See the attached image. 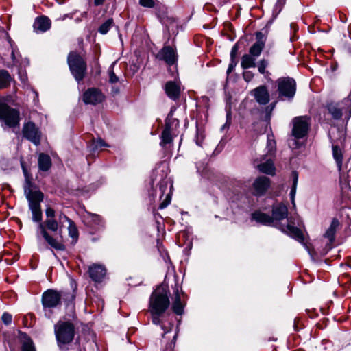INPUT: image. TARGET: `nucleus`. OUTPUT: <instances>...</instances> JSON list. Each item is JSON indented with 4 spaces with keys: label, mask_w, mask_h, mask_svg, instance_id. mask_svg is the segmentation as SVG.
<instances>
[{
    "label": "nucleus",
    "mask_w": 351,
    "mask_h": 351,
    "mask_svg": "<svg viewBox=\"0 0 351 351\" xmlns=\"http://www.w3.org/2000/svg\"><path fill=\"white\" fill-rule=\"evenodd\" d=\"M151 314L152 315V323L156 325L160 324V316L162 314H154V313H151Z\"/></svg>",
    "instance_id": "43"
},
{
    "label": "nucleus",
    "mask_w": 351,
    "mask_h": 351,
    "mask_svg": "<svg viewBox=\"0 0 351 351\" xmlns=\"http://www.w3.org/2000/svg\"><path fill=\"white\" fill-rule=\"evenodd\" d=\"M181 295H184L182 288L176 283L173 288L172 310L177 315H182L184 312V304L181 301Z\"/></svg>",
    "instance_id": "16"
},
{
    "label": "nucleus",
    "mask_w": 351,
    "mask_h": 351,
    "mask_svg": "<svg viewBox=\"0 0 351 351\" xmlns=\"http://www.w3.org/2000/svg\"><path fill=\"white\" fill-rule=\"evenodd\" d=\"M169 203H170L169 200H166V201L163 202L162 203H161V204L160 206V208L162 209V208H165Z\"/></svg>",
    "instance_id": "48"
},
{
    "label": "nucleus",
    "mask_w": 351,
    "mask_h": 351,
    "mask_svg": "<svg viewBox=\"0 0 351 351\" xmlns=\"http://www.w3.org/2000/svg\"><path fill=\"white\" fill-rule=\"evenodd\" d=\"M169 291L165 286L158 287L149 298L151 313L162 314L169 306Z\"/></svg>",
    "instance_id": "3"
},
{
    "label": "nucleus",
    "mask_w": 351,
    "mask_h": 351,
    "mask_svg": "<svg viewBox=\"0 0 351 351\" xmlns=\"http://www.w3.org/2000/svg\"><path fill=\"white\" fill-rule=\"evenodd\" d=\"M178 127L179 121L178 119L173 117V111L171 110V112L168 114L167 117L165 119V128L175 132V131L178 129Z\"/></svg>",
    "instance_id": "27"
},
{
    "label": "nucleus",
    "mask_w": 351,
    "mask_h": 351,
    "mask_svg": "<svg viewBox=\"0 0 351 351\" xmlns=\"http://www.w3.org/2000/svg\"><path fill=\"white\" fill-rule=\"evenodd\" d=\"M0 121L10 128H19L20 112L4 103H0Z\"/></svg>",
    "instance_id": "8"
},
{
    "label": "nucleus",
    "mask_w": 351,
    "mask_h": 351,
    "mask_svg": "<svg viewBox=\"0 0 351 351\" xmlns=\"http://www.w3.org/2000/svg\"><path fill=\"white\" fill-rule=\"evenodd\" d=\"M19 78L21 80V81L23 83V84H25L27 81V73L25 72H22V71H19Z\"/></svg>",
    "instance_id": "44"
},
{
    "label": "nucleus",
    "mask_w": 351,
    "mask_h": 351,
    "mask_svg": "<svg viewBox=\"0 0 351 351\" xmlns=\"http://www.w3.org/2000/svg\"><path fill=\"white\" fill-rule=\"evenodd\" d=\"M25 193L29 202V208L32 213V220L40 222L42 220L40 202L43 199V193L40 191H34L31 189H26Z\"/></svg>",
    "instance_id": "5"
},
{
    "label": "nucleus",
    "mask_w": 351,
    "mask_h": 351,
    "mask_svg": "<svg viewBox=\"0 0 351 351\" xmlns=\"http://www.w3.org/2000/svg\"><path fill=\"white\" fill-rule=\"evenodd\" d=\"M112 19L107 20L105 23H104L99 27V32L101 34H106L109 31V29H110V27L112 26Z\"/></svg>",
    "instance_id": "36"
},
{
    "label": "nucleus",
    "mask_w": 351,
    "mask_h": 351,
    "mask_svg": "<svg viewBox=\"0 0 351 351\" xmlns=\"http://www.w3.org/2000/svg\"><path fill=\"white\" fill-rule=\"evenodd\" d=\"M256 41L250 48V54L254 57L261 55L265 44L266 38L263 33L258 32L256 34Z\"/></svg>",
    "instance_id": "18"
},
{
    "label": "nucleus",
    "mask_w": 351,
    "mask_h": 351,
    "mask_svg": "<svg viewBox=\"0 0 351 351\" xmlns=\"http://www.w3.org/2000/svg\"><path fill=\"white\" fill-rule=\"evenodd\" d=\"M252 217L256 222L265 226H274V219L271 216L261 211H256L252 214Z\"/></svg>",
    "instance_id": "24"
},
{
    "label": "nucleus",
    "mask_w": 351,
    "mask_h": 351,
    "mask_svg": "<svg viewBox=\"0 0 351 351\" xmlns=\"http://www.w3.org/2000/svg\"><path fill=\"white\" fill-rule=\"evenodd\" d=\"M267 154L263 156L274 157L276 150V143L273 136L268 135L267 142Z\"/></svg>",
    "instance_id": "30"
},
{
    "label": "nucleus",
    "mask_w": 351,
    "mask_h": 351,
    "mask_svg": "<svg viewBox=\"0 0 351 351\" xmlns=\"http://www.w3.org/2000/svg\"><path fill=\"white\" fill-rule=\"evenodd\" d=\"M63 223H60V220L57 221L55 218L46 219L44 222H40L38 227L37 234H40L46 241V242L53 248L58 250H64L65 246L62 243L58 241L51 237L47 232H62Z\"/></svg>",
    "instance_id": "2"
},
{
    "label": "nucleus",
    "mask_w": 351,
    "mask_h": 351,
    "mask_svg": "<svg viewBox=\"0 0 351 351\" xmlns=\"http://www.w3.org/2000/svg\"><path fill=\"white\" fill-rule=\"evenodd\" d=\"M33 27L36 32H45L50 29L51 21L45 16L37 17L34 23Z\"/></svg>",
    "instance_id": "23"
},
{
    "label": "nucleus",
    "mask_w": 351,
    "mask_h": 351,
    "mask_svg": "<svg viewBox=\"0 0 351 351\" xmlns=\"http://www.w3.org/2000/svg\"><path fill=\"white\" fill-rule=\"evenodd\" d=\"M291 176L293 178V186L290 192V196L291 199L292 204L295 206V195L296 193V188L298 181V173L296 171H293L291 173Z\"/></svg>",
    "instance_id": "33"
},
{
    "label": "nucleus",
    "mask_w": 351,
    "mask_h": 351,
    "mask_svg": "<svg viewBox=\"0 0 351 351\" xmlns=\"http://www.w3.org/2000/svg\"><path fill=\"white\" fill-rule=\"evenodd\" d=\"M69 15H65V16L64 18H62V20H64L65 17L66 16H68Z\"/></svg>",
    "instance_id": "55"
},
{
    "label": "nucleus",
    "mask_w": 351,
    "mask_h": 351,
    "mask_svg": "<svg viewBox=\"0 0 351 351\" xmlns=\"http://www.w3.org/2000/svg\"><path fill=\"white\" fill-rule=\"evenodd\" d=\"M235 66H236V63L234 62V60H232V62L230 63V64L228 66V68L227 70V73L230 74L232 71V70L234 69Z\"/></svg>",
    "instance_id": "47"
},
{
    "label": "nucleus",
    "mask_w": 351,
    "mask_h": 351,
    "mask_svg": "<svg viewBox=\"0 0 351 351\" xmlns=\"http://www.w3.org/2000/svg\"><path fill=\"white\" fill-rule=\"evenodd\" d=\"M270 179L266 176L258 177L252 184L253 194L256 196L263 195L270 187Z\"/></svg>",
    "instance_id": "15"
},
{
    "label": "nucleus",
    "mask_w": 351,
    "mask_h": 351,
    "mask_svg": "<svg viewBox=\"0 0 351 351\" xmlns=\"http://www.w3.org/2000/svg\"><path fill=\"white\" fill-rule=\"evenodd\" d=\"M12 315L8 313H4L1 317V319L5 325H8L12 322Z\"/></svg>",
    "instance_id": "40"
},
{
    "label": "nucleus",
    "mask_w": 351,
    "mask_h": 351,
    "mask_svg": "<svg viewBox=\"0 0 351 351\" xmlns=\"http://www.w3.org/2000/svg\"><path fill=\"white\" fill-rule=\"evenodd\" d=\"M286 0H278L276 3V8L280 10L285 3Z\"/></svg>",
    "instance_id": "46"
},
{
    "label": "nucleus",
    "mask_w": 351,
    "mask_h": 351,
    "mask_svg": "<svg viewBox=\"0 0 351 351\" xmlns=\"http://www.w3.org/2000/svg\"><path fill=\"white\" fill-rule=\"evenodd\" d=\"M161 327H162V330H164V331H165V332H164L163 335H164L165 334H166L167 332H168L171 330V329H169V330H165V328H164V326H162Z\"/></svg>",
    "instance_id": "51"
},
{
    "label": "nucleus",
    "mask_w": 351,
    "mask_h": 351,
    "mask_svg": "<svg viewBox=\"0 0 351 351\" xmlns=\"http://www.w3.org/2000/svg\"><path fill=\"white\" fill-rule=\"evenodd\" d=\"M274 157L262 156L260 158V161L256 165V168L261 173L268 174V175H274L276 168L273 162Z\"/></svg>",
    "instance_id": "17"
},
{
    "label": "nucleus",
    "mask_w": 351,
    "mask_h": 351,
    "mask_svg": "<svg viewBox=\"0 0 351 351\" xmlns=\"http://www.w3.org/2000/svg\"><path fill=\"white\" fill-rule=\"evenodd\" d=\"M115 62H113L108 69L109 82L112 84L116 83L119 81L118 77L114 73V66Z\"/></svg>",
    "instance_id": "35"
},
{
    "label": "nucleus",
    "mask_w": 351,
    "mask_h": 351,
    "mask_svg": "<svg viewBox=\"0 0 351 351\" xmlns=\"http://www.w3.org/2000/svg\"><path fill=\"white\" fill-rule=\"evenodd\" d=\"M292 135L298 139L304 138L308 133L310 123L306 117H295L293 120Z\"/></svg>",
    "instance_id": "10"
},
{
    "label": "nucleus",
    "mask_w": 351,
    "mask_h": 351,
    "mask_svg": "<svg viewBox=\"0 0 351 351\" xmlns=\"http://www.w3.org/2000/svg\"><path fill=\"white\" fill-rule=\"evenodd\" d=\"M94 148L93 149H97L99 147H106L107 145L105 143V142L101 139L99 138L95 142L93 143Z\"/></svg>",
    "instance_id": "41"
},
{
    "label": "nucleus",
    "mask_w": 351,
    "mask_h": 351,
    "mask_svg": "<svg viewBox=\"0 0 351 351\" xmlns=\"http://www.w3.org/2000/svg\"><path fill=\"white\" fill-rule=\"evenodd\" d=\"M38 163L39 169L43 171H48L51 167V160L50 156L44 153L39 154Z\"/></svg>",
    "instance_id": "26"
},
{
    "label": "nucleus",
    "mask_w": 351,
    "mask_h": 351,
    "mask_svg": "<svg viewBox=\"0 0 351 351\" xmlns=\"http://www.w3.org/2000/svg\"><path fill=\"white\" fill-rule=\"evenodd\" d=\"M274 106H275V103L272 104L271 110H272L274 108Z\"/></svg>",
    "instance_id": "53"
},
{
    "label": "nucleus",
    "mask_w": 351,
    "mask_h": 351,
    "mask_svg": "<svg viewBox=\"0 0 351 351\" xmlns=\"http://www.w3.org/2000/svg\"><path fill=\"white\" fill-rule=\"evenodd\" d=\"M83 16H86V12H84L83 14H82Z\"/></svg>",
    "instance_id": "54"
},
{
    "label": "nucleus",
    "mask_w": 351,
    "mask_h": 351,
    "mask_svg": "<svg viewBox=\"0 0 351 351\" xmlns=\"http://www.w3.org/2000/svg\"><path fill=\"white\" fill-rule=\"evenodd\" d=\"M105 98L102 92L97 88H89L83 94L82 99L86 104L96 105Z\"/></svg>",
    "instance_id": "13"
},
{
    "label": "nucleus",
    "mask_w": 351,
    "mask_h": 351,
    "mask_svg": "<svg viewBox=\"0 0 351 351\" xmlns=\"http://www.w3.org/2000/svg\"><path fill=\"white\" fill-rule=\"evenodd\" d=\"M237 51H238V47H237V45H235L232 48L231 53H230V56H231V59L232 60H234V58L236 56V54H237Z\"/></svg>",
    "instance_id": "45"
},
{
    "label": "nucleus",
    "mask_w": 351,
    "mask_h": 351,
    "mask_svg": "<svg viewBox=\"0 0 351 351\" xmlns=\"http://www.w3.org/2000/svg\"><path fill=\"white\" fill-rule=\"evenodd\" d=\"M62 298L60 292L53 289H48L43 293L42 304L44 308H51L56 307L60 303Z\"/></svg>",
    "instance_id": "12"
},
{
    "label": "nucleus",
    "mask_w": 351,
    "mask_h": 351,
    "mask_svg": "<svg viewBox=\"0 0 351 351\" xmlns=\"http://www.w3.org/2000/svg\"><path fill=\"white\" fill-rule=\"evenodd\" d=\"M58 218L60 220V223H63L65 221L68 222L69 235L73 239V242L76 243L78 239L79 233L75 223L62 212L59 213Z\"/></svg>",
    "instance_id": "21"
},
{
    "label": "nucleus",
    "mask_w": 351,
    "mask_h": 351,
    "mask_svg": "<svg viewBox=\"0 0 351 351\" xmlns=\"http://www.w3.org/2000/svg\"><path fill=\"white\" fill-rule=\"evenodd\" d=\"M267 65H268V62L266 60L263 59V60H260L258 62V71L261 74L268 73V72L266 71V68H267Z\"/></svg>",
    "instance_id": "37"
},
{
    "label": "nucleus",
    "mask_w": 351,
    "mask_h": 351,
    "mask_svg": "<svg viewBox=\"0 0 351 351\" xmlns=\"http://www.w3.org/2000/svg\"><path fill=\"white\" fill-rule=\"evenodd\" d=\"M11 56H12V59L13 61V64L15 65L16 64V57H15V53H14V51H12Z\"/></svg>",
    "instance_id": "50"
},
{
    "label": "nucleus",
    "mask_w": 351,
    "mask_h": 351,
    "mask_svg": "<svg viewBox=\"0 0 351 351\" xmlns=\"http://www.w3.org/2000/svg\"><path fill=\"white\" fill-rule=\"evenodd\" d=\"M164 90L169 98L176 101L180 98L181 88L179 83L173 81H168L164 86Z\"/></svg>",
    "instance_id": "19"
},
{
    "label": "nucleus",
    "mask_w": 351,
    "mask_h": 351,
    "mask_svg": "<svg viewBox=\"0 0 351 351\" xmlns=\"http://www.w3.org/2000/svg\"><path fill=\"white\" fill-rule=\"evenodd\" d=\"M255 57L251 56L250 54H245L243 56L241 59V67L244 69L250 67H255Z\"/></svg>",
    "instance_id": "31"
},
{
    "label": "nucleus",
    "mask_w": 351,
    "mask_h": 351,
    "mask_svg": "<svg viewBox=\"0 0 351 351\" xmlns=\"http://www.w3.org/2000/svg\"><path fill=\"white\" fill-rule=\"evenodd\" d=\"M23 136L36 145L40 143L41 132L32 121L25 123L22 130Z\"/></svg>",
    "instance_id": "11"
},
{
    "label": "nucleus",
    "mask_w": 351,
    "mask_h": 351,
    "mask_svg": "<svg viewBox=\"0 0 351 351\" xmlns=\"http://www.w3.org/2000/svg\"><path fill=\"white\" fill-rule=\"evenodd\" d=\"M21 351H36L33 341L30 339H27L23 341Z\"/></svg>",
    "instance_id": "34"
},
{
    "label": "nucleus",
    "mask_w": 351,
    "mask_h": 351,
    "mask_svg": "<svg viewBox=\"0 0 351 351\" xmlns=\"http://www.w3.org/2000/svg\"><path fill=\"white\" fill-rule=\"evenodd\" d=\"M339 226V222L338 219H337L336 218H334L332 220L330 227L328 228V230H326V232H325V234L324 235V237L328 239L330 242V244H329L330 248L331 247V245H332L333 241H335V234H336L337 230L338 229Z\"/></svg>",
    "instance_id": "25"
},
{
    "label": "nucleus",
    "mask_w": 351,
    "mask_h": 351,
    "mask_svg": "<svg viewBox=\"0 0 351 351\" xmlns=\"http://www.w3.org/2000/svg\"><path fill=\"white\" fill-rule=\"evenodd\" d=\"M12 81V77L8 71L3 69L0 70V89L8 88Z\"/></svg>",
    "instance_id": "29"
},
{
    "label": "nucleus",
    "mask_w": 351,
    "mask_h": 351,
    "mask_svg": "<svg viewBox=\"0 0 351 351\" xmlns=\"http://www.w3.org/2000/svg\"><path fill=\"white\" fill-rule=\"evenodd\" d=\"M243 79L246 81V82H250L252 80V79L254 77V74L252 73V72L251 71H245L243 72Z\"/></svg>",
    "instance_id": "42"
},
{
    "label": "nucleus",
    "mask_w": 351,
    "mask_h": 351,
    "mask_svg": "<svg viewBox=\"0 0 351 351\" xmlns=\"http://www.w3.org/2000/svg\"><path fill=\"white\" fill-rule=\"evenodd\" d=\"M105 0H94V4L95 5H100L104 3Z\"/></svg>",
    "instance_id": "49"
},
{
    "label": "nucleus",
    "mask_w": 351,
    "mask_h": 351,
    "mask_svg": "<svg viewBox=\"0 0 351 351\" xmlns=\"http://www.w3.org/2000/svg\"><path fill=\"white\" fill-rule=\"evenodd\" d=\"M139 3L146 8H153L155 5L154 0H139Z\"/></svg>",
    "instance_id": "38"
},
{
    "label": "nucleus",
    "mask_w": 351,
    "mask_h": 351,
    "mask_svg": "<svg viewBox=\"0 0 351 351\" xmlns=\"http://www.w3.org/2000/svg\"><path fill=\"white\" fill-rule=\"evenodd\" d=\"M288 215V208L283 204H278L273 206L272 216L274 219V226L280 228L282 232L287 233L291 237L295 239L300 242L304 241V236L299 228L289 223V219H287L289 223L286 226L278 224V221L286 219Z\"/></svg>",
    "instance_id": "1"
},
{
    "label": "nucleus",
    "mask_w": 351,
    "mask_h": 351,
    "mask_svg": "<svg viewBox=\"0 0 351 351\" xmlns=\"http://www.w3.org/2000/svg\"><path fill=\"white\" fill-rule=\"evenodd\" d=\"M55 210L50 206L47 207L45 210L46 219L55 218Z\"/></svg>",
    "instance_id": "39"
},
{
    "label": "nucleus",
    "mask_w": 351,
    "mask_h": 351,
    "mask_svg": "<svg viewBox=\"0 0 351 351\" xmlns=\"http://www.w3.org/2000/svg\"><path fill=\"white\" fill-rule=\"evenodd\" d=\"M157 58L163 60L169 66L173 65L177 62L178 56L176 51L170 46H165L157 54Z\"/></svg>",
    "instance_id": "14"
},
{
    "label": "nucleus",
    "mask_w": 351,
    "mask_h": 351,
    "mask_svg": "<svg viewBox=\"0 0 351 351\" xmlns=\"http://www.w3.org/2000/svg\"><path fill=\"white\" fill-rule=\"evenodd\" d=\"M70 71L77 82L82 81L86 72V63L76 51L69 53L67 58Z\"/></svg>",
    "instance_id": "6"
},
{
    "label": "nucleus",
    "mask_w": 351,
    "mask_h": 351,
    "mask_svg": "<svg viewBox=\"0 0 351 351\" xmlns=\"http://www.w3.org/2000/svg\"><path fill=\"white\" fill-rule=\"evenodd\" d=\"M332 154H333V157L337 164V167H338L339 169H340L341 168L342 160H343L341 149L338 146L333 145L332 146Z\"/></svg>",
    "instance_id": "32"
},
{
    "label": "nucleus",
    "mask_w": 351,
    "mask_h": 351,
    "mask_svg": "<svg viewBox=\"0 0 351 351\" xmlns=\"http://www.w3.org/2000/svg\"><path fill=\"white\" fill-rule=\"evenodd\" d=\"M279 97L288 99L293 98L296 91V82L291 77H280L276 81Z\"/></svg>",
    "instance_id": "9"
},
{
    "label": "nucleus",
    "mask_w": 351,
    "mask_h": 351,
    "mask_svg": "<svg viewBox=\"0 0 351 351\" xmlns=\"http://www.w3.org/2000/svg\"><path fill=\"white\" fill-rule=\"evenodd\" d=\"M173 136H176L175 132L164 128L160 136L161 141L160 145L162 147H165L167 145L171 144L173 142Z\"/></svg>",
    "instance_id": "28"
},
{
    "label": "nucleus",
    "mask_w": 351,
    "mask_h": 351,
    "mask_svg": "<svg viewBox=\"0 0 351 351\" xmlns=\"http://www.w3.org/2000/svg\"><path fill=\"white\" fill-rule=\"evenodd\" d=\"M88 274L95 282H101L106 274V269L103 265L93 264L88 268Z\"/></svg>",
    "instance_id": "20"
},
{
    "label": "nucleus",
    "mask_w": 351,
    "mask_h": 351,
    "mask_svg": "<svg viewBox=\"0 0 351 351\" xmlns=\"http://www.w3.org/2000/svg\"><path fill=\"white\" fill-rule=\"evenodd\" d=\"M348 29H349V30H350V34H351V25H350V26H349Z\"/></svg>",
    "instance_id": "52"
},
{
    "label": "nucleus",
    "mask_w": 351,
    "mask_h": 351,
    "mask_svg": "<svg viewBox=\"0 0 351 351\" xmlns=\"http://www.w3.org/2000/svg\"><path fill=\"white\" fill-rule=\"evenodd\" d=\"M54 332L58 346L61 349L73 341L75 333L74 324L69 321H58L54 326Z\"/></svg>",
    "instance_id": "4"
},
{
    "label": "nucleus",
    "mask_w": 351,
    "mask_h": 351,
    "mask_svg": "<svg viewBox=\"0 0 351 351\" xmlns=\"http://www.w3.org/2000/svg\"><path fill=\"white\" fill-rule=\"evenodd\" d=\"M327 108L334 119H339L344 114L349 119L351 117V93L341 101L329 104Z\"/></svg>",
    "instance_id": "7"
},
{
    "label": "nucleus",
    "mask_w": 351,
    "mask_h": 351,
    "mask_svg": "<svg viewBox=\"0 0 351 351\" xmlns=\"http://www.w3.org/2000/svg\"><path fill=\"white\" fill-rule=\"evenodd\" d=\"M253 95L259 104L265 105L269 101V94L265 86H260L254 88Z\"/></svg>",
    "instance_id": "22"
}]
</instances>
